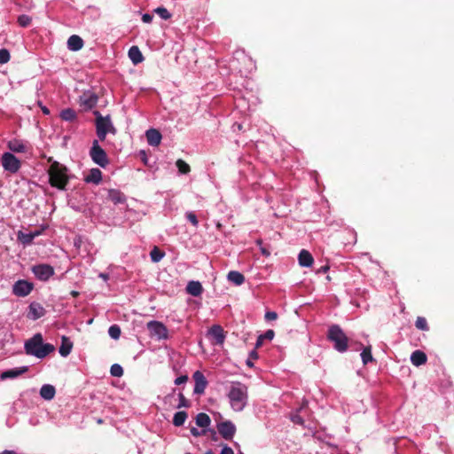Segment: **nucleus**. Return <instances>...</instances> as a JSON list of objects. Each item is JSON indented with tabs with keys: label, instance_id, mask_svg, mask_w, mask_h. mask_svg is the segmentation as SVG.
<instances>
[{
	"label": "nucleus",
	"instance_id": "obj_1",
	"mask_svg": "<svg viewBox=\"0 0 454 454\" xmlns=\"http://www.w3.org/2000/svg\"><path fill=\"white\" fill-rule=\"evenodd\" d=\"M27 355L34 356L37 358H44L55 350V347L50 343H43L41 333L35 334L27 340L24 345Z\"/></svg>",
	"mask_w": 454,
	"mask_h": 454
},
{
	"label": "nucleus",
	"instance_id": "obj_2",
	"mask_svg": "<svg viewBox=\"0 0 454 454\" xmlns=\"http://www.w3.org/2000/svg\"><path fill=\"white\" fill-rule=\"evenodd\" d=\"M48 161H51V165L48 169L50 184L59 190H66V186L69 182L67 168L59 161L52 160L51 157L49 158Z\"/></svg>",
	"mask_w": 454,
	"mask_h": 454
},
{
	"label": "nucleus",
	"instance_id": "obj_3",
	"mask_svg": "<svg viewBox=\"0 0 454 454\" xmlns=\"http://www.w3.org/2000/svg\"><path fill=\"white\" fill-rule=\"evenodd\" d=\"M327 339L333 343L334 348L339 352H345L348 348V338L338 325L329 327Z\"/></svg>",
	"mask_w": 454,
	"mask_h": 454
},
{
	"label": "nucleus",
	"instance_id": "obj_4",
	"mask_svg": "<svg viewBox=\"0 0 454 454\" xmlns=\"http://www.w3.org/2000/svg\"><path fill=\"white\" fill-rule=\"evenodd\" d=\"M231 407L234 411H241L247 398V388L245 385L236 383L233 385L228 395Z\"/></svg>",
	"mask_w": 454,
	"mask_h": 454
},
{
	"label": "nucleus",
	"instance_id": "obj_5",
	"mask_svg": "<svg viewBox=\"0 0 454 454\" xmlns=\"http://www.w3.org/2000/svg\"><path fill=\"white\" fill-rule=\"evenodd\" d=\"M96 116V132L98 137L104 141L107 133L116 134V128L113 125L110 115L102 116L98 111H94Z\"/></svg>",
	"mask_w": 454,
	"mask_h": 454
},
{
	"label": "nucleus",
	"instance_id": "obj_6",
	"mask_svg": "<svg viewBox=\"0 0 454 454\" xmlns=\"http://www.w3.org/2000/svg\"><path fill=\"white\" fill-rule=\"evenodd\" d=\"M1 163L4 169L11 174L17 173L21 167L20 160L12 153H4L2 155Z\"/></svg>",
	"mask_w": 454,
	"mask_h": 454
},
{
	"label": "nucleus",
	"instance_id": "obj_7",
	"mask_svg": "<svg viewBox=\"0 0 454 454\" xmlns=\"http://www.w3.org/2000/svg\"><path fill=\"white\" fill-rule=\"evenodd\" d=\"M90 155L92 160L102 168L109 163L106 153L99 146L98 140L93 141Z\"/></svg>",
	"mask_w": 454,
	"mask_h": 454
},
{
	"label": "nucleus",
	"instance_id": "obj_8",
	"mask_svg": "<svg viewBox=\"0 0 454 454\" xmlns=\"http://www.w3.org/2000/svg\"><path fill=\"white\" fill-rule=\"evenodd\" d=\"M31 270L36 278L41 281H47L55 273L53 267L46 263L34 265Z\"/></svg>",
	"mask_w": 454,
	"mask_h": 454
},
{
	"label": "nucleus",
	"instance_id": "obj_9",
	"mask_svg": "<svg viewBox=\"0 0 454 454\" xmlns=\"http://www.w3.org/2000/svg\"><path fill=\"white\" fill-rule=\"evenodd\" d=\"M217 430L223 439L231 441L236 433V427L231 421L226 420L217 424Z\"/></svg>",
	"mask_w": 454,
	"mask_h": 454
},
{
	"label": "nucleus",
	"instance_id": "obj_10",
	"mask_svg": "<svg viewBox=\"0 0 454 454\" xmlns=\"http://www.w3.org/2000/svg\"><path fill=\"white\" fill-rule=\"evenodd\" d=\"M147 329L151 334L156 336L158 339H168L167 327L159 321H150L147 323Z\"/></svg>",
	"mask_w": 454,
	"mask_h": 454
},
{
	"label": "nucleus",
	"instance_id": "obj_11",
	"mask_svg": "<svg viewBox=\"0 0 454 454\" xmlns=\"http://www.w3.org/2000/svg\"><path fill=\"white\" fill-rule=\"evenodd\" d=\"M34 288V285L27 280H18L12 286V293L19 297L28 295Z\"/></svg>",
	"mask_w": 454,
	"mask_h": 454
},
{
	"label": "nucleus",
	"instance_id": "obj_12",
	"mask_svg": "<svg viewBox=\"0 0 454 454\" xmlns=\"http://www.w3.org/2000/svg\"><path fill=\"white\" fill-rule=\"evenodd\" d=\"M98 100V97L96 93L91 91H85L82 95L80 96L79 103L80 106L84 108V110H90L93 108Z\"/></svg>",
	"mask_w": 454,
	"mask_h": 454
},
{
	"label": "nucleus",
	"instance_id": "obj_13",
	"mask_svg": "<svg viewBox=\"0 0 454 454\" xmlns=\"http://www.w3.org/2000/svg\"><path fill=\"white\" fill-rule=\"evenodd\" d=\"M192 378L195 382L194 386V393L197 395H202L205 392V389L207 386V380L204 374L200 371H196Z\"/></svg>",
	"mask_w": 454,
	"mask_h": 454
},
{
	"label": "nucleus",
	"instance_id": "obj_14",
	"mask_svg": "<svg viewBox=\"0 0 454 454\" xmlns=\"http://www.w3.org/2000/svg\"><path fill=\"white\" fill-rule=\"evenodd\" d=\"M46 313L45 309L36 301H33L30 303L28 307L27 318L32 320H37L40 317H43Z\"/></svg>",
	"mask_w": 454,
	"mask_h": 454
},
{
	"label": "nucleus",
	"instance_id": "obj_15",
	"mask_svg": "<svg viewBox=\"0 0 454 454\" xmlns=\"http://www.w3.org/2000/svg\"><path fill=\"white\" fill-rule=\"evenodd\" d=\"M7 146L12 152L17 153H26L31 149L27 143L19 139L10 140Z\"/></svg>",
	"mask_w": 454,
	"mask_h": 454
},
{
	"label": "nucleus",
	"instance_id": "obj_16",
	"mask_svg": "<svg viewBox=\"0 0 454 454\" xmlns=\"http://www.w3.org/2000/svg\"><path fill=\"white\" fill-rule=\"evenodd\" d=\"M209 334L215 340V344L222 345L224 342L225 334H224V331L221 325H213L209 329Z\"/></svg>",
	"mask_w": 454,
	"mask_h": 454
},
{
	"label": "nucleus",
	"instance_id": "obj_17",
	"mask_svg": "<svg viewBox=\"0 0 454 454\" xmlns=\"http://www.w3.org/2000/svg\"><path fill=\"white\" fill-rule=\"evenodd\" d=\"M27 371H28L27 366L12 368V369L3 372L0 375V378L2 380H7V379H14V378H17V377L26 373Z\"/></svg>",
	"mask_w": 454,
	"mask_h": 454
},
{
	"label": "nucleus",
	"instance_id": "obj_18",
	"mask_svg": "<svg viewBox=\"0 0 454 454\" xmlns=\"http://www.w3.org/2000/svg\"><path fill=\"white\" fill-rule=\"evenodd\" d=\"M43 231V229H41V230H36L35 231H29L27 233L20 231L18 234V239L23 245H31L35 237L41 235Z\"/></svg>",
	"mask_w": 454,
	"mask_h": 454
},
{
	"label": "nucleus",
	"instance_id": "obj_19",
	"mask_svg": "<svg viewBox=\"0 0 454 454\" xmlns=\"http://www.w3.org/2000/svg\"><path fill=\"white\" fill-rule=\"evenodd\" d=\"M147 142L152 146H158L161 141V134L156 129H150L145 133Z\"/></svg>",
	"mask_w": 454,
	"mask_h": 454
},
{
	"label": "nucleus",
	"instance_id": "obj_20",
	"mask_svg": "<svg viewBox=\"0 0 454 454\" xmlns=\"http://www.w3.org/2000/svg\"><path fill=\"white\" fill-rule=\"evenodd\" d=\"M67 48L72 51H80L83 47V40L77 35H71L67 40Z\"/></svg>",
	"mask_w": 454,
	"mask_h": 454
},
{
	"label": "nucleus",
	"instance_id": "obj_21",
	"mask_svg": "<svg viewBox=\"0 0 454 454\" xmlns=\"http://www.w3.org/2000/svg\"><path fill=\"white\" fill-rule=\"evenodd\" d=\"M298 261L301 267H310L314 262V258L308 250L302 249L298 255Z\"/></svg>",
	"mask_w": 454,
	"mask_h": 454
},
{
	"label": "nucleus",
	"instance_id": "obj_22",
	"mask_svg": "<svg viewBox=\"0 0 454 454\" xmlns=\"http://www.w3.org/2000/svg\"><path fill=\"white\" fill-rule=\"evenodd\" d=\"M427 361V355L421 350H415L411 353V362L415 366L425 364Z\"/></svg>",
	"mask_w": 454,
	"mask_h": 454
},
{
	"label": "nucleus",
	"instance_id": "obj_23",
	"mask_svg": "<svg viewBox=\"0 0 454 454\" xmlns=\"http://www.w3.org/2000/svg\"><path fill=\"white\" fill-rule=\"evenodd\" d=\"M72 348L73 342L67 336H62L61 345L59 349L60 356L64 357L67 356L71 353Z\"/></svg>",
	"mask_w": 454,
	"mask_h": 454
},
{
	"label": "nucleus",
	"instance_id": "obj_24",
	"mask_svg": "<svg viewBox=\"0 0 454 454\" xmlns=\"http://www.w3.org/2000/svg\"><path fill=\"white\" fill-rule=\"evenodd\" d=\"M186 291L192 296H200L203 292V287L199 281H190L186 286Z\"/></svg>",
	"mask_w": 454,
	"mask_h": 454
},
{
	"label": "nucleus",
	"instance_id": "obj_25",
	"mask_svg": "<svg viewBox=\"0 0 454 454\" xmlns=\"http://www.w3.org/2000/svg\"><path fill=\"white\" fill-rule=\"evenodd\" d=\"M128 55L134 65H137L144 60L143 54L137 46H132L129 50Z\"/></svg>",
	"mask_w": 454,
	"mask_h": 454
},
{
	"label": "nucleus",
	"instance_id": "obj_26",
	"mask_svg": "<svg viewBox=\"0 0 454 454\" xmlns=\"http://www.w3.org/2000/svg\"><path fill=\"white\" fill-rule=\"evenodd\" d=\"M56 395V389L52 385L45 384L40 389V395L44 400H52Z\"/></svg>",
	"mask_w": 454,
	"mask_h": 454
},
{
	"label": "nucleus",
	"instance_id": "obj_27",
	"mask_svg": "<svg viewBox=\"0 0 454 454\" xmlns=\"http://www.w3.org/2000/svg\"><path fill=\"white\" fill-rule=\"evenodd\" d=\"M102 180V172L98 168L90 169L89 175L84 178L86 183L98 184Z\"/></svg>",
	"mask_w": 454,
	"mask_h": 454
},
{
	"label": "nucleus",
	"instance_id": "obj_28",
	"mask_svg": "<svg viewBox=\"0 0 454 454\" xmlns=\"http://www.w3.org/2000/svg\"><path fill=\"white\" fill-rule=\"evenodd\" d=\"M107 198L114 204H121L126 200L125 195L121 191L115 189L108 191Z\"/></svg>",
	"mask_w": 454,
	"mask_h": 454
},
{
	"label": "nucleus",
	"instance_id": "obj_29",
	"mask_svg": "<svg viewBox=\"0 0 454 454\" xmlns=\"http://www.w3.org/2000/svg\"><path fill=\"white\" fill-rule=\"evenodd\" d=\"M227 278L237 286H240L245 282L244 275L236 270L230 271L227 275Z\"/></svg>",
	"mask_w": 454,
	"mask_h": 454
},
{
	"label": "nucleus",
	"instance_id": "obj_30",
	"mask_svg": "<svg viewBox=\"0 0 454 454\" xmlns=\"http://www.w3.org/2000/svg\"><path fill=\"white\" fill-rule=\"evenodd\" d=\"M196 425L200 427H207L211 423L209 416L204 412H200L196 416Z\"/></svg>",
	"mask_w": 454,
	"mask_h": 454
},
{
	"label": "nucleus",
	"instance_id": "obj_31",
	"mask_svg": "<svg viewBox=\"0 0 454 454\" xmlns=\"http://www.w3.org/2000/svg\"><path fill=\"white\" fill-rule=\"evenodd\" d=\"M188 415L186 411H177L175 413L173 418V424L176 427H181L184 424Z\"/></svg>",
	"mask_w": 454,
	"mask_h": 454
},
{
	"label": "nucleus",
	"instance_id": "obj_32",
	"mask_svg": "<svg viewBox=\"0 0 454 454\" xmlns=\"http://www.w3.org/2000/svg\"><path fill=\"white\" fill-rule=\"evenodd\" d=\"M60 117L63 121H74L76 120L77 115L74 110L71 108H66L61 111Z\"/></svg>",
	"mask_w": 454,
	"mask_h": 454
},
{
	"label": "nucleus",
	"instance_id": "obj_33",
	"mask_svg": "<svg viewBox=\"0 0 454 454\" xmlns=\"http://www.w3.org/2000/svg\"><path fill=\"white\" fill-rule=\"evenodd\" d=\"M361 357L364 364H367L369 362H372L373 360L371 346H367L363 349L361 353Z\"/></svg>",
	"mask_w": 454,
	"mask_h": 454
},
{
	"label": "nucleus",
	"instance_id": "obj_34",
	"mask_svg": "<svg viewBox=\"0 0 454 454\" xmlns=\"http://www.w3.org/2000/svg\"><path fill=\"white\" fill-rule=\"evenodd\" d=\"M164 255L165 253L157 247H154L150 253L151 259L153 262H160L164 257Z\"/></svg>",
	"mask_w": 454,
	"mask_h": 454
},
{
	"label": "nucleus",
	"instance_id": "obj_35",
	"mask_svg": "<svg viewBox=\"0 0 454 454\" xmlns=\"http://www.w3.org/2000/svg\"><path fill=\"white\" fill-rule=\"evenodd\" d=\"M176 165L181 174H188L191 171L189 164L181 159L176 160Z\"/></svg>",
	"mask_w": 454,
	"mask_h": 454
},
{
	"label": "nucleus",
	"instance_id": "obj_36",
	"mask_svg": "<svg viewBox=\"0 0 454 454\" xmlns=\"http://www.w3.org/2000/svg\"><path fill=\"white\" fill-rule=\"evenodd\" d=\"M415 326L422 331H428L429 327L427 319L423 317H418L415 322Z\"/></svg>",
	"mask_w": 454,
	"mask_h": 454
},
{
	"label": "nucleus",
	"instance_id": "obj_37",
	"mask_svg": "<svg viewBox=\"0 0 454 454\" xmlns=\"http://www.w3.org/2000/svg\"><path fill=\"white\" fill-rule=\"evenodd\" d=\"M121 328L117 325H113L108 329V333L114 340H118L121 336Z\"/></svg>",
	"mask_w": 454,
	"mask_h": 454
},
{
	"label": "nucleus",
	"instance_id": "obj_38",
	"mask_svg": "<svg viewBox=\"0 0 454 454\" xmlns=\"http://www.w3.org/2000/svg\"><path fill=\"white\" fill-rule=\"evenodd\" d=\"M110 372L114 377H121L123 375V369L120 364H114L111 366Z\"/></svg>",
	"mask_w": 454,
	"mask_h": 454
},
{
	"label": "nucleus",
	"instance_id": "obj_39",
	"mask_svg": "<svg viewBox=\"0 0 454 454\" xmlns=\"http://www.w3.org/2000/svg\"><path fill=\"white\" fill-rule=\"evenodd\" d=\"M154 12L163 20H168L171 17V14L165 7H158L154 10Z\"/></svg>",
	"mask_w": 454,
	"mask_h": 454
},
{
	"label": "nucleus",
	"instance_id": "obj_40",
	"mask_svg": "<svg viewBox=\"0 0 454 454\" xmlns=\"http://www.w3.org/2000/svg\"><path fill=\"white\" fill-rule=\"evenodd\" d=\"M178 397H179V403L176 406V408H178V409H180L182 407L189 408L191 406V402L188 399H186L185 396L182 393L178 394Z\"/></svg>",
	"mask_w": 454,
	"mask_h": 454
},
{
	"label": "nucleus",
	"instance_id": "obj_41",
	"mask_svg": "<svg viewBox=\"0 0 454 454\" xmlns=\"http://www.w3.org/2000/svg\"><path fill=\"white\" fill-rule=\"evenodd\" d=\"M10 52L6 49L0 50V64H5L10 60Z\"/></svg>",
	"mask_w": 454,
	"mask_h": 454
},
{
	"label": "nucleus",
	"instance_id": "obj_42",
	"mask_svg": "<svg viewBox=\"0 0 454 454\" xmlns=\"http://www.w3.org/2000/svg\"><path fill=\"white\" fill-rule=\"evenodd\" d=\"M31 18L27 15H20L18 18V23L20 27H27L30 25Z\"/></svg>",
	"mask_w": 454,
	"mask_h": 454
},
{
	"label": "nucleus",
	"instance_id": "obj_43",
	"mask_svg": "<svg viewBox=\"0 0 454 454\" xmlns=\"http://www.w3.org/2000/svg\"><path fill=\"white\" fill-rule=\"evenodd\" d=\"M187 220L194 226L198 227L199 221L197 215L193 212H187L185 215Z\"/></svg>",
	"mask_w": 454,
	"mask_h": 454
},
{
	"label": "nucleus",
	"instance_id": "obj_44",
	"mask_svg": "<svg viewBox=\"0 0 454 454\" xmlns=\"http://www.w3.org/2000/svg\"><path fill=\"white\" fill-rule=\"evenodd\" d=\"M275 336V332L271 329L267 330L263 334H261V339L271 340Z\"/></svg>",
	"mask_w": 454,
	"mask_h": 454
},
{
	"label": "nucleus",
	"instance_id": "obj_45",
	"mask_svg": "<svg viewBox=\"0 0 454 454\" xmlns=\"http://www.w3.org/2000/svg\"><path fill=\"white\" fill-rule=\"evenodd\" d=\"M277 317H278V314L275 311H267L265 313L266 320L271 321V320L277 319Z\"/></svg>",
	"mask_w": 454,
	"mask_h": 454
},
{
	"label": "nucleus",
	"instance_id": "obj_46",
	"mask_svg": "<svg viewBox=\"0 0 454 454\" xmlns=\"http://www.w3.org/2000/svg\"><path fill=\"white\" fill-rule=\"evenodd\" d=\"M187 380H188V376L187 375H181L180 377H177L175 380V384L176 385H181V384L185 383Z\"/></svg>",
	"mask_w": 454,
	"mask_h": 454
},
{
	"label": "nucleus",
	"instance_id": "obj_47",
	"mask_svg": "<svg viewBox=\"0 0 454 454\" xmlns=\"http://www.w3.org/2000/svg\"><path fill=\"white\" fill-rule=\"evenodd\" d=\"M291 419L295 424L303 425L304 423L303 419L298 414L292 416Z\"/></svg>",
	"mask_w": 454,
	"mask_h": 454
},
{
	"label": "nucleus",
	"instance_id": "obj_48",
	"mask_svg": "<svg viewBox=\"0 0 454 454\" xmlns=\"http://www.w3.org/2000/svg\"><path fill=\"white\" fill-rule=\"evenodd\" d=\"M205 430H202V431H199L196 427H192L191 428V434L193 435V436H200L201 434H205Z\"/></svg>",
	"mask_w": 454,
	"mask_h": 454
},
{
	"label": "nucleus",
	"instance_id": "obj_49",
	"mask_svg": "<svg viewBox=\"0 0 454 454\" xmlns=\"http://www.w3.org/2000/svg\"><path fill=\"white\" fill-rule=\"evenodd\" d=\"M153 16L152 14H149V13H145L143 16H142V20L145 22V23H149L152 21Z\"/></svg>",
	"mask_w": 454,
	"mask_h": 454
},
{
	"label": "nucleus",
	"instance_id": "obj_50",
	"mask_svg": "<svg viewBox=\"0 0 454 454\" xmlns=\"http://www.w3.org/2000/svg\"><path fill=\"white\" fill-rule=\"evenodd\" d=\"M221 454H234V452L231 447L224 445L222 449Z\"/></svg>",
	"mask_w": 454,
	"mask_h": 454
},
{
	"label": "nucleus",
	"instance_id": "obj_51",
	"mask_svg": "<svg viewBox=\"0 0 454 454\" xmlns=\"http://www.w3.org/2000/svg\"><path fill=\"white\" fill-rule=\"evenodd\" d=\"M263 339H261V335H259V337L257 338V340H256V343H255V348H260L262 343H263Z\"/></svg>",
	"mask_w": 454,
	"mask_h": 454
},
{
	"label": "nucleus",
	"instance_id": "obj_52",
	"mask_svg": "<svg viewBox=\"0 0 454 454\" xmlns=\"http://www.w3.org/2000/svg\"><path fill=\"white\" fill-rule=\"evenodd\" d=\"M261 252L265 256H270V252L267 248L262 247H261Z\"/></svg>",
	"mask_w": 454,
	"mask_h": 454
},
{
	"label": "nucleus",
	"instance_id": "obj_53",
	"mask_svg": "<svg viewBox=\"0 0 454 454\" xmlns=\"http://www.w3.org/2000/svg\"><path fill=\"white\" fill-rule=\"evenodd\" d=\"M329 270V266L328 265H325V266H322L318 270L317 272L318 273H325L327 270Z\"/></svg>",
	"mask_w": 454,
	"mask_h": 454
},
{
	"label": "nucleus",
	"instance_id": "obj_54",
	"mask_svg": "<svg viewBox=\"0 0 454 454\" xmlns=\"http://www.w3.org/2000/svg\"><path fill=\"white\" fill-rule=\"evenodd\" d=\"M257 357H258V355H257L256 351L254 350L250 353V358L257 359Z\"/></svg>",
	"mask_w": 454,
	"mask_h": 454
},
{
	"label": "nucleus",
	"instance_id": "obj_55",
	"mask_svg": "<svg viewBox=\"0 0 454 454\" xmlns=\"http://www.w3.org/2000/svg\"><path fill=\"white\" fill-rule=\"evenodd\" d=\"M41 109L44 114H50V110L46 106H41Z\"/></svg>",
	"mask_w": 454,
	"mask_h": 454
},
{
	"label": "nucleus",
	"instance_id": "obj_56",
	"mask_svg": "<svg viewBox=\"0 0 454 454\" xmlns=\"http://www.w3.org/2000/svg\"><path fill=\"white\" fill-rule=\"evenodd\" d=\"M70 294H71L73 297H74V298H75V297H78L80 294H79V292H78V291H74H74H71V292H70Z\"/></svg>",
	"mask_w": 454,
	"mask_h": 454
},
{
	"label": "nucleus",
	"instance_id": "obj_57",
	"mask_svg": "<svg viewBox=\"0 0 454 454\" xmlns=\"http://www.w3.org/2000/svg\"><path fill=\"white\" fill-rule=\"evenodd\" d=\"M0 454H16V453H15V451H13V450H4V451H3V452H2V453H0Z\"/></svg>",
	"mask_w": 454,
	"mask_h": 454
},
{
	"label": "nucleus",
	"instance_id": "obj_58",
	"mask_svg": "<svg viewBox=\"0 0 454 454\" xmlns=\"http://www.w3.org/2000/svg\"><path fill=\"white\" fill-rule=\"evenodd\" d=\"M247 365L249 367H252L254 365L253 363L251 362L250 358L247 360Z\"/></svg>",
	"mask_w": 454,
	"mask_h": 454
},
{
	"label": "nucleus",
	"instance_id": "obj_59",
	"mask_svg": "<svg viewBox=\"0 0 454 454\" xmlns=\"http://www.w3.org/2000/svg\"><path fill=\"white\" fill-rule=\"evenodd\" d=\"M99 277H100V278H104V279H107V278H108V276H107L106 274H105V273H101V274L99 275Z\"/></svg>",
	"mask_w": 454,
	"mask_h": 454
},
{
	"label": "nucleus",
	"instance_id": "obj_60",
	"mask_svg": "<svg viewBox=\"0 0 454 454\" xmlns=\"http://www.w3.org/2000/svg\"><path fill=\"white\" fill-rule=\"evenodd\" d=\"M213 440H216L215 432L213 431Z\"/></svg>",
	"mask_w": 454,
	"mask_h": 454
},
{
	"label": "nucleus",
	"instance_id": "obj_61",
	"mask_svg": "<svg viewBox=\"0 0 454 454\" xmlns=\"http://www.w3.org/2000/svg\"><path fill=\"white\" fill-rule=\"evenodd\" d=\"M205 454H214V452L212 450H207V451H206Z\"/></svg>",
	"mask_w": 454,
	"mask_h": 454
},
{
	"label": "nucleus",
	"instance_id": "obj_62",
	"mask_svg": "<svg viewBox=\"0 0 454 454\" xmlns=\"http://www.w3.org/2000/svg\"><path fill=\"white\" fill-rule=\"evenodd\" d=\"M257 244H258V245H260V246H262V240H257Z\"/></svg>",
	"mask_w": 454,
	"mask_h": 454
}]
</instances>
